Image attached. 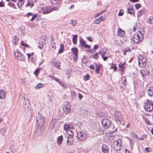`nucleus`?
I'll return each mask as SVG.
<instances>
[{
  "mask_svg": "<svg viewBox=\"0 0 153 153\" xmlns=\"http://www.w3.org/2000/svg\"><path fill=\"white\" fill-rule=\"evenodd\" d=\"M36 125L38 128L41 130V129H42L45 123V119L39 112L36 117Z\"/></svg>",
  "mask_w": 153,
  "mask_h": 153,
  "instance_id": "obj_1",
  "label": "nucleus"
},
{
  "mask_svg": "<svg viewBox=\"0 0 153 153\" xmlns=\"http://www.w3.org/2000/svg\"><path fill=\"white\" fill-rule=\"evenodd\" d=\"M143 37V34L141 33V32L139 31L134 35L132 39L134 42L137 43L140 42Z\"/></svg>",
  "mask_w": 153,
  "mask_h": 153,
  "instance_id": "obj_2",
  "label": "nucleus"
},
{
  "mask_svg": "<svg viewBox=\"0 0 153 153\" xmlns=\"http://www.w3.org/2000/svg\"><path fill=\"white\" fill-rule=\"evenodd\" d=\"M59 9L57 7H51L45 6L42 8V11L43 14H48L53 10H58Z\"/></svg>",
  "mask_w": 153,
  "mask_h": 153,
  "instance_id": "obj_3",
  "label": "nucleus"
},
{
  "mask_svg": "<svg viewBox=\"0 0 153 153\" xmlns=\"http://www.w3.org/2000/svg\"><path fill=\"white\" fill-rule=\"evenodd\" d=\"M144 108L146 111H151L153 109V105L152 102L148 99L146 100L144 103Z\"/></svg>",
  "mask_w": 153,
  "mask_h": 153,
  "instance_id": "obj_4",
  "label": "nucleus"
},
{
  "mask_svg": "<svg viewBox=\"0 0 153 153\" xmlns=\"http://www.w3.org/2000/svg\"><path fill=\"white\" fill-rule=\"evenodd\" d=\"M24 98L25 100L23 104V108L25 111L26 112H28L31 109L30 101L28 99H25L24 97Z\"/></svg>",
  "mask_w": 153,
  "mask_h": 153,
  "instance_id": "obj_5",
  "label": "nucleus"
},
{
  "mask_svg": "<svg viewBox=\"0 0 153 153\" xmlns=\"http://www.w3.org/2000/svg\"><path fill=\"white\" fill-rule=\"evenodd\" d=\"M103 127L105 129H108L112 126L111 121L107 118L103 119L101 121Z\"/></svg>",
  "mask_w": 153,
  "mask_h": 153,
  "instance_id": "obj_6",
  "label": "nucleus"
},
{
  "mask_svg": "<svg viewBox=\"0 0 153 153\" xmlns=\"http://www.w3.org/2000/svg\"><path fill=\"white\" fill-rule=\"evenodd\" d=\"M77 136L79 141H83L86 139L87 134L83 131H79L77 132Z\"/></svg>",
  "mask_w": 153,
  "mask_h": 153,
  "instance_id": "obj_7",
  "label": "nucleus"
},
{
  "mask_svg": "<svg viewBox=\"0 0 153 153\" xmlns=\"http://www.w3.org/2000/svg\"><path fill=\"white\" fill-rule=\"evenodd\" d=\"M121 140L119 139L115 141L113 143V148L115 150L118 151L120 150L121 148Z\"/></svg>",
  "mask_w": 153,
  "mask_h": 153,
  "instance_id": "obj_8",
  "label": "nucleus"
},
{
  "mask_svg": "<svg viewBox=\"0 0 153 153\" xmlns=\"http://www.w3.org/2000/svg\"><path fill=\"white\" fill-rule=\"evenodd\" d=\"M138 65L141 68L145 67L146 65V59L142 56L139 57L138 58Z\"/></svg>",
  "mask_w": 153,
  "mask_h": 153,
  "instance_id": "obj_9",
  "label": "nucleus"
},
{
  "mask_svg": "<svg viewBox=\"0 0 153 153\" xmlns=\"http://www.w3.org/2000/svg\"><path fill=\"white\" fill-rule=\"evenodd\" d=\"M15 57L19 60L22 61L24 59V56L19 51H17L14 53Z\"/></svg>",
  "mask_w": 153,
  "mask_h": 153,
  "instance_id": "obj_10",
  "label": "nucleus"
},
{
  "mask_svg": "<svg viewBox=\"0 0 153 153\" xmlns=\"http://www.w3.org/2000/svg\"><path fill=\"white\" fill-rule=\"evenodd\" d=\"M63 111L66 114H68L70 112L71 108L69 102H67L65 104L63 108Z\"/></svg>",
  "mask_w": 153,
  "mask_h": 153,
  "instance_id": "obj_11",
  "label": "nucleus"
},
{
  "mask_svg": "<svg viewBox=\"0 0 153 153\" xmlns=\"http://www.w3.org/2000/svg\"><path fill=\"white\" fill-rule=\"evenodd\" d=\"M115 117L116 120H117L120 123L123 120V117L121 113L119 111L116 112L115 114Z\"/></svg>",
  "mask_w": 153,
  "mask_h": 153,
  "instance_id": "obj_12",
  "label": "nucleus"
},
{
  "mask_svg": "<svg viewBox=\"0 0 153 153\" xmlns=\"http://www.w3.org/2000/svg\"><path fill=\"white\" fill-rule=\"evenodd\" d=\"M117 35L120 37L123 38L125 36V33L124 30L121 28H118L117 29Z\"/></svg>",
  "mask_w": 153,
  "mask_h": 153,
  "instance_id": "obj_13",
  "label": "nucleus"
},
{
  "mask_svg": "<svg viewBox=\"0 0 153 153\" xmlns=\"http://www.w3.org/2000/svg\"><path fill=\"white\" fill-rule=\"evenodd\" d=\"M74 141L73 137H67V144L68 146L72 145L74 143Z\"/></svg>",
  "mask_w": 153,
  "mask_h": 153,
  "instance_id": "obj_14",
  "label": "nucleus"
},
{
  "mask_svg": "<svg viewBox=\"0 0 153 153\" xmlns=\"http://www.w3.org/2000/svg\"><path fill=\"white\" fill-rule=\"evenodd\" d=\"M7 95L6 92L3 90H0V99H4Z\"/></svg>",
  "mask_w": 153,
  "mask_h": 153,
  "instance_id": "obj_15",
  "label": "nucleus"
},
{
  "mask_svg": "<svg viewBox=\"0 0 153 153\" xmlns=\"http://www.w3.org/2000/svg\"><path fill=\"white\" fill-rule=\"evenodd\" d=\"M102 150L104 153H108L109 150L108 146L105 144L103 145Z\"/></svg>",
  "mask_w": 153,
  "mask_h": 153,
  "instance_id": "obj_16",
  "label": "nucleus"
},
{
  "mask_svg": "<svg viewBox=\"0 0 153 153\" xmlns=\"http://www.w3.org/2000/svg\"><path fill=\"white\" fill-rule=\"evenodd\" d=\"M140 72L142 76L148 75L149 73L147 70L145 68L142 69L140 71Z\"/></svg>",
  "mask_w": 153,
  "mask_h": 153,
  "instance_id": "obj_17",
  "label": "nucleus"
},
{
  "mask_svg": "<svg viewBox=\"0 0 153 153\" xmlns=\"http://www.w3.org/2000/svg\"><path fill=\"white\" fill-rule=\"evenodd\" d=\"M104 19H105L103 18L102 16H101L98 18L94 20V22L95 24H99L100 23L101 21L104 20Z\"/></svg>",
  "mask_w": 153,
  "mask_h": 153,
  "instance_id": "obj_18",
  "label": "nucleus"
},
{
  "mask_svg": "<svg viewBox=\"0 0 153 153\" xmlns=\"http://www.w3.org/2000/svg\"><path fill=\"white\" fill-rule=\"evenodd\" d=\"M64 130L66 132L67 130H70V128H73V126L71 124H66L63 126Z\"/></svg>",
  "mask_w": 153,
  "mask_h": 153,
  "instance_id": "obj_19",
  "label": "nucleus"
},
{
  "mask_svg": "<svg viewBox=\"0 0 153 153\" xmlns=\"http://www.w3.org/2000/svg\"><path fill=\"white\" fill-rule=\"evenodd\" d=\"M66 132L68 135L67 137H73V136L74 135V133L71 130H67Z\"/></svg>",
  "mask_w": 153,
  "mask_h": 153,
  "instance_id": "obj_20",
  "label": "nucleus"
},
{
  "mask_svg": "<svg viewBox=\"0 0 153 153\" xmlns=\"http://www.w3.org/2000/svg\"><path fill=\"white\" fill-rule=\"evenodd\" d=\"M148 94L150 96H153V87H150L148 90Z\"/></svg>",
  "mask_w": 153,
  "mask_h": 153,
  "instance_id": "obj_21",
  "label": "nucleus"
},
{
  "mask_svg": "<svg viewBox=\"0 0 153 153\" xmlns=\"http://www.w3.org/2000/svg\"><path fill=\"white\" fill-rule=\"evenodd\" d=\"M102 66V64H96L95 66H96V71L95 72L97 74H98L99 73V71L100 70V67Z\"/></svg>",
  "mask_w": 153,
  "mask_h": 153,
  "instance_id": "obj_22",
  "label": "nucleus"
},
{
  "mask_svg": "<svg viewBox=\"0 0 153 153\" xmlns=\"http://www.w3.org/2000/svg\"><path fill=\"white\" fill-rule=\"evenodd\" d=\"M147 23L150 25H153V16H150L148 18Z\"/></svg>",
  "mask_w": 153,
  "mask_h": 153,
  "instance_id": "obj_23",
  "label": "nucleus"
},
{
  "mask_svg": "<svg viewBox=\"0 0 153 153\" xmlns=\"http://www.w3.org/2000/svg\"><path fill=\"white\" fill-rule=\"evenodd\" d=\"M127 12L128 13L131 14H133L134 15V11L132 8H128L127 10Z\"/></svg>",
  "mask_w": 153,
  "mask_h": 153,
  "instance_id": "obj_24",
  "label": "nucleus"
},
{
  "mask_svg": "<svg viewBox=\"0 0 153 153\" xmlns=\"http://www.w3.org/2000/svg\"><path fill=\"white\" fill-rule=\"evenodd\" d=\"M63 138L62 135H61L57 137V143L58 145H60L62 143V141H63Z\"/></svg>",
  "mask_w": 153,
  "mask_h": 153,
  "instance_id": "obj_25",
  "label": "nucleus"
},
{
  "mask_svg": "<svg viewBox=\"0 0 153 153\" xmlns=\"http://www.w3.org/2000/svg\"><path fill=\"white\" fill-rule=\"evenodd\" d=\"M64 49V45L62 44H61L60 45V48L58 51V53L60 54L62 53L63 52Z\"/></svg>",
  "mask_w": 153,
  "mask_h": 153,
  "instance_id": "obj_26",
  "label": "nucleus"
},
{
  "mask_svg": "<svg viewBox=\"0 0 153 153\" xmlns=\"http://www.w3.org/2000/svg\"><path fill=\"white\" fill-rule=\"evenodd\" d=\"M53 65L56 66V68L60 69L61 63L59 62H53Z\"/></svg>",
  "mask_w": 153,
  "mask_h": 153,
  "instance_id": "obj_27",
  "label": "nucleus"
},
{
  "mask_svg": "<svg viewBox=\"0 0 153 153\" xmlns=\"http://www.w3.org/2000/svg\"><path fill=\"white\" fill-rule=\"evenodd\" d=\"M73 36V42L74 44H76L77 43V35H74Z\"/></svg>",
  "mask_w": 153,
  "mask_h": 153,
  "instance_id": "obj_28",
  "label": "nucleus"
},
{
  "mask_svg": "<svg viewBox=\"0 0 153 153\" xmlns=\"http://www.w3.org/2000/svg\"><path fill=\"white\" fill-rule=\"evenodd\" d=\"M121 79L122 81V84L124 86H125L126 84V77L124 76H123L121 77Z\"/></svg>",
  "mask_w": 153,
  "mask_h": 153,
  "instance_id": "obj_29",
  "label": "nucleus"
},
{
  "mask_svg": "<svg viewBox=\"0 0 153 153\" xmlns=\"http://www.w3.org/2000/svg\"><path fill=\"white\" fill-rule=\"evenodd\" d=\"M24 3V1L23 0H19L18 1L17 3V6L19 8H20L22 6Z\"/></svg>",
  "mask_w": 153,
  "mask_h": 153,
  "instance_id": "obj_30",
  "label": "nucleus"
},
{
  "mask_svg": "<svg viewBox=\"0 0 153 153\" xmlns=\"http://www.w3.org/2000/svg\"><path fill=\"white\" fill-rule=\"evenodd\" d=\"M44 86V85L42 83H39L35 86V88L36 89H38L40 88L43 87Z\"/></svg>",
  "mask_w": 153,
  "mask_h": 153,
  "instance_id": "obj_31",
  "label": "nucleus"
},
{
  "mask_svg": "<svg viewBox=\"0 0 153 153\" xmlns=\"http://www.w3.org/2000/svg\"><path fill=\"white\" fill-rule=\"evenodd\" d=\"M124 64L120 63L119 65V69L120 71H123V70L124 69Z\"/></svg>",
  "mask_w": 153,
  "mask_h": 153,
  "instance_id": "obj_32",
  "label": "nucleus"
},
{
  "mask_svg": "<svg viewBox=\"0 0 153 153\" xmlns=\"http://www.w3.org/2000/svg\"><path fill=\"white\" fill-rule=\"evenodd\" d=\"M57 82L59 83L60 86L62 87H63L64 88H67V85L65 83H62L61 82L59 81V82Z\"/></svg>",
  "mask_w": 153,
  "mask_h": 153,
  "instance_id": "obj_33",
  "label": "nucleus"
},
{
  "mask_svg": "<svg viewBox=\"0 0 153 153\" xmlns=\"http://www.w3.org/2000/svg\"><path fill=\"white\" fill-rule=\"evenodd\" d=\"M77 54L78 53H75L73 54V60L75 62H76L77 61V58L78 57Z\"/></svg>",
  "mask_w": 153,
  "mask_h": 153,
  "instance_id": "obj_34",
  "label": "nucleus"
},
{
  "mask_svg": "<svg viewBox=\"0 0 153 153\" xmlns=\"http://www.w3.org/2000/svg\"><path fill=\"white\" fill-rule=\"evenodd\" d=\"M99 53L100 55H101V56H102L105 55L106 53V52L103 49H102L99 51Z\"/></svg>",
  "mask_w": 153,
  "mask_h": 153,
  "instance_id": "obj_35",
  "label": "nucleus"
},
{
  "mask_svg": "<svg viewBox=\"0 0 153 153\" xmlns=\"http://www.w3.org/2000/svg\"><path fill=\"white\" fill-rule=\"evenodd\" d=\"M14 42L15 44L16 45H18V42L19 41V38L17 36H15L14 37Z\"/></svg>",
  "mask_w": 153,
  "mask_h": 153,
  "instance_id": "obj_36",
  "label": "nucleus"
},
{
  "mask_svg": "<svg viewBox=\"0 0 153 153\" xmlns=\"http://www.w3.org/2000/svg\"><path fill=\"white\" fill-rule=\"evenodd\" d=\"M145 12V11L144 10H142L139 11L137 13L138 16H140L143 14Z\"/></svg>",
  "mask_w": 153,
  "mask_h": 153,
  "instance_id": "obj_37",
  "label": "nucleus"
},
{
  "mask_svg": "<svg viewBox=\"0 0 153 153\" xmlns=\"http://www.w3.org/2000/svg\"><path fill=\"white\" fill-rule=\"evenodd\" d=\"M6 131V130L4 128H2L0 129V134H1L2 135H3Z\"/></svg>",
  "mask_w": 153,
  "mask_h": 153,
  "instance_id": "obj_38",
  "label": "nucleus"
},
{
  "mask_svg": "<svg viewBox=\"0 0 153 153\" xmlns=\"http://www.w3.org/2000/svg\"><path fill=\"white\" fill-rule=\"evenodd\" d=\"M124 55H125L126 54V53L127 52H128L129 53H130L131 51V50L130 48H126L124 49Z\"/></svg>",
  "mask_w": 153,
  "mask_h": 153,
  "instance_id": "obj_39",
  "label": "nucleus"
},
{
  "mask_svg": "<svg viewBox=\"0 0 153 153\" xmlns=\"http://www.w3.org/2000/svg\"><path fill=\"white\" fill-rule=\"evenodd\" d=\"M119 42L118 43V45H120L121 46L123 44V42H125L126 41V39H124L123 38L122 41L121 40V39L119 40Z\"/></svg>",
  "mask_w": 153,
  "mask_h": 153,
  "instance_id": "obj_40",
  "label": "nucleus"
},
{
  "mask_svg": "<svg viewBox=\"0 0 153 153\" xmlns=\"http://www.w3.org/2000/svg\"><path fill=\"white\" fill-rule=\"evenodd\" d=\"M61 0H51L52 4H56L60 2Z\"/></svg>",
  "mask_w": 153,
  "mask_h": 153,
  "instance_id": "obj_41",
  "label": "nucleus"
},
{
  "mask_svg": "<svg viewBox=\"0 0 153 153\" xmlns=\"http://www.w3.org/2000/svg\"><path fill=\"white\" fill-rule=\"evenodd\" d=\"M71 51L73 54L78 53V50L77 48H71Z\"/></svg>",
  "mask_w": 153,
  "mask_h": 153,
  "instance_id": "obj_42",
  "label": "nucleus"
},
{
  "mask_svg": "<svg viewBox=\"0 0 153 153\" xmlns=\"http://www.w3.org/2000/svg\"><path fill=\"white\" fill-rule=\"evenodd\" d=\"M33 6V2L30 1H28L27 2V4L26 5V6H30V7H32Z\"/></svg>",
  "mask_w": 153,
  "mask_h": 153,
  "instance_id": "obj_43",
  "label": "nucleus"
},
{
  "mask_svg": "<svg viewBox=\"0 0 153 153\" xmlns=\"http://www.w3.org/2000/svg\"><path fill=\"white\" fill-rule=\"evenodd\" d=\"M80 45L82 47H84L85 48H90V46L89 45L85 44H80Z\"/></svg>",
  "mask_w": 153,
  "mask_h": 153,
  "instance_id": "obj_44",
  "label": "nucleus"
},
{
  "mask_svg": "<svg viewBox=\"0 0 153 153\" xmlns=\"http://www.w3.org/2000/svg\"><path fill=\"white\" fill-rule=\"evenodd\" d=\"M90 77L88 74L85 75L84 76V79L85 81L88 80L90 79Z\"/></svg>",
  "mask_w": 153,
  "mask_h": 153,
  "instance_id": "obj_45",
  "label": "nucleus"
},
{
  "mask_svg": "<svg viewBox=\"0 0 153 153\" xmlns=\"http://www.w3.org/2000/svg\"><path fill=\"white\" fill-rule=\"evenodd\" d=\"M41 68H37V69L34 72V74L36 75V76H37L38 74L39 73L40 70L41 69Z\"/></svg>",
  "mask_w": 153,
  "mask_h": 153,
  "instance_id": "obj_46",
  "label": "nucleus"
},
{
  "mask_svg": "<svg viewBox=\"0 0 153 153\" xmlns=\"http://www.w3.org/2000/svg\"><path fill=\"white\" fill-rule=\"evenodd\" d=\"M77 23V21L76 20H72L71 21V24L73 26H75Z\"/></svg>",
  "mask_w": 153,
  "mask_h": 153,
  "instance_id": "obj_47",
  "label": "nucleus"
},
{
  "mask_svg": "<svg viewBox=\"0 0 153 153\" xmlns=\"http://www.w3.org/2000/svg\"><path fill=\"white\" fill-rule=\"evenodd\" d=\"M110 69H114L115 71L117 69V67L115 64H112V66L111 67Z\"/></svg>",
  "mask_w": 153,
  "mask_h": 153,
  "instance_id": "obj_48",
  "label": "nucleus"
},
{
  "mask_svg": "<svg viewBox=\"0 0 153 153\" xmlns=\"http://www.w3.org/2000/svg\"><path fill=\"white\" fill-rule=\"evenodd\" d=\"M124 13V11L123 10H120L118 14V16H121L123 15Z\"/></svg>",
  "mask_w": 153,
  "mask_h": 153,
  "instance_id": "obj_49",
  "label": "nucleus"
},
{
  "mask_svg": "<svg viewBox=\"0 0 153 153\" xmlns=\"http://www.w3.org/2000/svg\"><path fill=\"white\" fill-rule=\"evenodd\" d=\"M110 56L109 54L107 55V56H105V55L102 56V57L103 58V60L104 61H106L107 59Z\"/></svg>",
  "mask_w": 153,
  "mask_h": 153,
  "instance_id": "obj_50",
  "label": "nucleus"
},
{
  "mask_svg": "<svg viewBox=\"0 0 153 153\" xmlns=\"http://www.w3.org/2000/svg\"><path fill=\"white\" fill-rule=\"evenodd\" d=\"M8 5L13 8H15L16 7L15 5L13 3L10 2L8 4Z\"/></svg>",
  "mask_w": 153,
  "mask_h": 153,
  "instance_id": "obj_51",
  "label": "nucleus"
},
{
  "mask_svg": "<svg viewBox=\"0 0 153 153\" xmlns=\"http://www.w3.org/2000/svg\"><path fill=\"white\" fill-rule=\"evenodd\" d=\"M49 77L50 78L52 79L53 80H55L56 82H59V80L57 79L54 77L53 75H49Z\"/></svg>",
  "mask_w": 153,
  "mask_h": 153,
  "instance_id": "obj_52",
  "label": "nucleus"
},
{
  "mask_svg": "<svg viewBox=\"0 0 153 153\" xmlns=\"http://www.w3.org/2000/svg\"><path fill=\"white\" fill-rule=\"evenodd\" d=\"M93 58L97 60L99 59V56L98 55V53H96L93 56Z\"/></svg>",
  "mask_w": 153,
  "mask_h": 153,
  "instance_id": "obj_53",
  "label": "nucleus"
},
{
  "mask_svg": "<svg viewBox=\"0 0 153 153\" xmlns=\"http://www.w3.org/2000/svg\"><path fill=\"white\" fill-rule=\"evenodd\" d=\"M21 45L23 46H24L25 47H29V45L25 43L23 41H21Z\"/></svg>",
  "mask_w": 153,
  "mask_h": 153,
  "instance_id": "obj_54",
  "label": "nucleus"
},
{
  "mask_svg": "<svg viewBox=\"0 0 153 153\" xmlns=\"http://www.w3.org/2000/svg\"><path fill=\"white\" fill-rule=\"evenodd\" d=\"M32 16H33L32 18L30 20L31 21H33L36 18L37 16V14H35L34 15H33Z\"/></svg>",
  "mask_w": 153,
  "mask_h": 153,
  "instance_id": "obj_55",
  "label": "nucleus"
},
{
  "mask_svg": "<svg viewBox=\"0 0 153 153\" xmlns=\"http://www.w3.org/2000/svg\"><path fill=\"white\" fill-rule=\"evenodd\" d=\"M79 42L80 44H85L86 43V41L81 38L79 39Z\"/></svg>",
  "mask_w": 153,
  "mask_h": 153,
  "instance_id": "obj_56",
  "label": "nucleus"
},
{
  "mask_svg": "<svg viewBox=\"0 0 153 153\" xmlns=\"http://www.w3.org/2000/svg\"><path fill=\"white\" fill-rule=\"evenodd\" d=\"M54 125V122L52 120L51 121V123L50 126V127L51 128H53Z\"/></svg>",
  "mask_w": 153,
  "mask_h": 153,
  "instance_id": "obj_57",
  "label": "nucleus"
},
{
  "mask_svg": "<svg viewBox=\"0 0 153 153\" xmlns=\"http://www.w3.org/2000/svg\"><path fill=\"white\" fill-rule=\"evenodd\" d=\"M86 58L87 57L85 56H83V59L82 60L83 63H86V62H87L88 61L86 59Z\"/></svg>",
  "mask_w": 153,
  "mask_h": 153,
  "instance_id": "obj_58",
  "label": "nucleus"
},
{
  "mask_svg": "<svg viewBox=\"0 0 153 153\" xmlns=\"http://www.w3.org/2000/svg\"><path fill=\"white\" fill-rule=\"evenodd\" d=\"M140 5L139 4H135V7L137 9H139L140 7Z\"/></svg>",
  "mask_w": 153,
  "mask_h": 153,
  "instance_id": "obj_59",
  "label": "nucleus"
},
{
  "mask_svg": "<svg viewBox=\"0 0 153 153\" xmlns=\"http://www.w3.org/2000/svg\"><path fill=\"white\" fill-rule=\"evenodd\" d=\"M78 94V98L79 100H81L83 97L82 95L81 94L79 93Z\"/></svg>",
  "mask_w": 153,
  "mask_h": 153,
  "instance_id": "obj_60",
  "label": "nucleus"
},
{
  "mask_svg": "<svg viewBox=\"0 0 153 153\" xmlns=\"http://www.w3.org/2000/svg\"><path fill=\"white\" fill-rule=\"evenodd\" d=\"M4 6V3L3 1H1L0 2V7H3Z\"/></svg>",
  "mask_w": 153,
  "mask_h": 153,
  "instance_id": "obj_61",
  "label": "nucleus"
},
{
  "mask_svg": "<svg viewBox=\"0 0 153 153\" xmlns=\"http://www.w3.org/2000/svg\"><path fill=\"white\" fill-rule=\"evenodd\" d=\"M41 38L44 41H45L47 39V37L46 36H42L41 37Z\"/></svg>",
  "mask_w": 153,
  "mask_h": 153,
  "instance_id": "obj_62",
  "label": "nucleus"
},
{
  "mask_svg": "<svg viewBox=\"0 0 153 153\" xmlns=\"http://www.w3.org/2000/svg\"><path fill=\"white\" fill-rule=\"evenodd\" d=\"M33 53H27L26 54L28 56V59H29L30 57L32 56L33 55Z\"/></svg>",
  "mask_w": 153,
  "mask_h": 153,
  "instance_id": "obj_63",
  "label": "nucleus"
},
{
  "mask_svg": "<svg viewBox=\"0 0 153 153\" xmlns=\"http://www.w3.org/2000/svg\"><path fill=\"white\" fill-rule=\"evenodd\" d=\"M33 13L32 14L31 13H28L27 14V17H29V16H32L33 15Z\"/></svg>",
  "mask_w": 153,
  "mask_h": 153,
  "instance_id": "obj_64",
  "label": "nucleus"
}]
</instances>
